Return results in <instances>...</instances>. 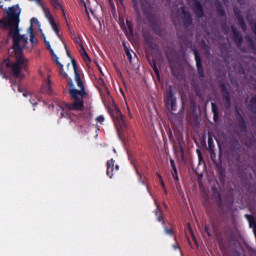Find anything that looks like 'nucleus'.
<instances>
[{"mask_svg":"<svg viewBox=\"0 0 256 256\" xmlns=\"http://www.w3.org/2000/svg\"><path fill=\"white\" fill-rule=\"evenodd\" d=\"M21 15V8L19 6H13L7 12V16L0 20V27L3 29H9V36L13 39V49L16 57V63H10L5 61V67H11L14 77H23L21 69L27 67V59L23 57L24 49H33L37 43V39L33 35V26L28 29V37L21 35L19 30V16ZM30 39V40H29Z\"/></svg>","mask_w":256,"mask_h":256,"instance_id":"nucleus-1","label":"nucleus"},{"mask_svg":"<svg viewBox=\"0 0 256 256\" xmlns=\"http://www.w3.org/2000/svg\"><path fill=\"white\" fill-rule=\"evenodd\" d=\"M44 41L49 49L54 61L59 65V73L63 79H67L70 87L69 93L71 95V104L67 107L71 111H83V105L89 94L85 92V86L83 80H81V74L77 70V62L75 59H71V63H67L66 70L63 69V64L59 62V57L55 55V51L51 48V43L44 37Z\"/></svg>","mask_w":256,"mask_h":256,"instance_id":"nucleus-2","label":"nucleus"},{"mask_svg":"<svg viewBox=\"0 0 256 256\" xmlns=\"http://www.w3.org/2000/svg\"><path fill=\"white\" fill-rule=\"evenodd\" d=\"M112 118L115 123L118 135L121 136V133H123L127 129V124L125 123V119H123V114L121 113V110H119V108L115 107L113 109Z\"/></svg>","mask_w":256,"mask_h":256,"instance_id":"nucleus-3","label":"nucleus"},{"mask_svg":"<svg viewBox=\"0 0 256 256\" xmlns=\"http://www.w3.org/2000/svg\"><path fill=\"white\" fill-rule=\"evenodd\" d=\"M44 13H45V17L48 19L51 25L52 30L55 33V39H57V41H59V43L63 45V40H61V35L59 34V28H57V24L55 23L53 16H51V12L49 11V9L45 8Z\"/></svg>","mask_w":256,"mask_h":256,"instance_id":"nucleus-4","label":"nucleus"},{"mask_svg":"<svg viewBox=\"0 0 256 256\" xmlns=\"http://www.w3.org/2000/svg\"><path fill=\"white\" fill-rule=\"evenodd\" d=\"M230 34L233 36L235 42L238 43L239 47H241L243 43H247L249 45V49H253V41L249 40V38L241 40L239 32H237L233 27L230 28Z\"/></svg>","mask_w":256,"mask_h":256,"instance_id":"nucleus-5","label":"nucleus"},{"mask_svg":"<svg viewBox=\"0 0 256 256\" xmlns=\"http://www.w3.org/2000/svg\"><path fill=\"white\" fill-rule=\"evenodd\" d=\"M166 107L168 111H176L177 109V100L173 97V93H171V91L166 97Z\"/></svg>","mask_w":256,"mask_h":256,"instance_id":"nucleus-6","label":"nucleus"},{"mask_svg":"<svg viewBox=\"0 0 256 256\" xmlns=\"http://www.w3.org/2000/svg\"><path fill=\"white\" fill-rule=\"evenodd\" d=\"M80 54L85 63L89 65V63H91V59L89 58V54H87V51H85V47H83V44H80Z\"/></svg>","mask_w":256,"mask_h":256,"instance_id":"nucleus-7","label":"nucleus"},{"mask_svg":"<svg viewBox=\"0 0 256 256\" xmlns=\"http://www.w3.org/2000/svg\"><path fill=\"white\" fill-rule=\"evenodd\" d=\"M246 104L248 106V109H251L252 111H254V109H256V96L248 97L246 100Z\"/></svg>","mask_w":256,"mask_h":256,"instance_id":"nucleus-8","label":"nucleus"},{"mask_svg":"<svg viewBox=\"0 0 256 256\" xmlns=\"http://www.w3.org/2000/svg\"><path fill=\"white\" fill-rule=\"evenodd\" d=\"M115 167V161L112 159V160H109L107 162V175H109L110 177H113V169Z\"/></svg>","mask_w":256,"mask_h":256,"instance_id":"nucleus-9","label":"nucleus"},{"mask_svg":"<svg viewBox=\"0 0 256 256\" xmlns=\"http://www.w3.org/2000/svg\"><path fill=\"white\" fill-rule=\"evenodd\" d=\"M194 11L198 17H203V10L201 9V4L199 2H194Z\"/></svg>","mask_w":256,"mask_h":256,"instance_id":"nucleus-10","label":"nucleus"},{"mask_svg":"<svg viewBox=\"0 0 256 256\" xmlns=\"http://www.w3.org/2000/svg\"><path fill=\"white\" fill-rule=\"evenodd\" d=\"M195 60H196V66H197V69H198V73H203V69L201 67V58L199 57V55H197V53H195Z\"/></svg>","mask_w":256,"mask_h":256,"instance_id":"nucleus-11","label":"nucleus"},{"mask_svg":"<svg viewBox=\"0 0 256 256\" xmlns=\"http://www.w3.org/2000/svg\"><path fill=\"white\" fill-rule=\"evenodd\" d=\"M50 2L54 9H63V6H61V2H59V0H50Z\"/></svg>","mask_w":256,"mask_h":256,"instance_id":"nucleus-12","label":"nucleus"},{"mask_svg":"<svg viewBox=\"0 0 256 256\" xmlns=\"http://www.w3.org/2000/svg\"><path fill=\"white\" fill-rule=\"evenodd\" d=\"M180 12L182 13V17L186 20V22L189 23V19H191V16L185 11V8H182Z\"/></svg>","mask_w":256,"mask_h":256,"instance_id":"nucleus-13","label":"nucleus"},{"mask_svg":"<svg viewBox=\"0 0 256 256\" xmlns=\"http://www.w3.org/2000/svg\"><path fill=\"white\" fill-rule=\"evenodd\" d=\"M224 99L226 101V107H229V105H231L230 101V97H229V93L227 91L224 92Z\"/></svg>","mask_w":256,"mask_h":256,"instance_id":"nucleus-14","label":"nucleus"},{"mask_svg":"<svg viewBox=\"0 0 256 256\" xmlns=\"http://www.w3.org/2000/svg\"><path fill=\"white\" fill-rule=\"evenodd\" d=\"M31 25H32V27H35V25H36V27H40L39 20H37L36 18H33L31 20Z\"/></svg>","mask_w":256,"mask_h":256,"instance_id":"nucleus-15","label":"nucleus"},{"mask_svg":"<svg viewBox=\"0 0 256 256\" xmlns=\"http://www.w3.org/2000/svg\"><path fill=\"white\" fill-rule=\"evenodd\" d=\"M171 167L175 173H177V166L175 165V160L170 159Z\"/></svg>","mask_w":256,"mask_h":256,"instance_id":"nucleus-16","label":"nucleus"},{"mask_svg":"<svg viewBox=\"0 0 256 256\" xmlns=\"http://www.w3.org/2000/svg\"><path fill=\"white\" fill-rule=\"evenodd\" d=\"M124 51L126 53V56L129 57L131 55V51L127 48V45L123 43Z\"/></svg>","mask_w":256,"mask_h":256,"instance_id":"nucleus-17","label":"nucleus"},{"mask_svg":"<svg viewBox=\"0 0 256 256\" xmlns=\"http://www.w3.org/2000/svg\"><path fill=\"white\" fill-rule=\"evenodd\" d=\"M96 121H97V123H103V122L105 121V117H103V116H98V117L96 118Z\"/></svg>","mask_w":256,"mask_h":256,"instance_id":"nucleus-18","label":"nucleus"},{"mask_svg":"<svg viewBox=\"0 0 256 256\" xmlns=\"http://www.w3.org/2000/svg\"><path fill=\"white\" fill-rule=\"evenodd\" d=\"M172 177H173V179H175L176 181H179V176L177 175V169H176V172L173 170V172H172Z\"/></svg>","mask_w":256,"mask_h":256,"instance_id":"nucleus-19","label":"nucleus"},{"mask_svg":"<svg viewBox=\"0 0 256 256\" xmlns=\"http://www.w3.org/2000/svg\"><path fill=\"white\" fill-rule=\"evenodd\" d=\"M212 111L214 113V116H217V106H215V103H212Z\"/></svg>","mask_w":256,"mask_h":256,"instance_id":"nucleus-20","label":"nucleus"},{"mask_svg":"<svg viewBox=\"0 0 256 256\" xmlns=\"http://www.w3.org/2000/svg\"><path fill=\"white\" fill-rule=\"evenodd\" d=\"M83 3H84V6H85V9H86L88 19H89V21H91V15L89 14V10L87 9V5L85 4V2H83Z\"/></svg>","mask_w":256,"mask_h":256,"instance_id":"nucleus-21","label":"nucleus"},{"mask_svg":"<svg viewBox=\"0 0 256 256\" xmlns=\"http://www.w3.org/2000/svg\"><path fill=\"white\" fill-rule=\"evenodd\" d=\"M160 183H161L162 187H164V191L167 193V189H165V182H163V178L160 179Z\"/></svg>","mask_w":256,"mask_h":256,"instance_id":"nucleus-22","label":"nucleus"},{"mask_svg":"<svg viewBox=\"0 0 256 256\" xmlns=\"http://www.w3.org/2000/svg\"><path fill=\"white\" fill-rule=\"evenodd\" d=\"M127 27H128V31L131 32V24L129 23V21H127Z\"/></svg>","mask_w":256,"mask_h":256,"instance_id":"nucleus-23","label":"nucleus"},{"mask_svg":"<svg viewBox=\"0 0 256 256\" xmlns=\"http://www.w3.org/2000/svg\"><path fill=\"white\" fill-rule=\"evenodd\" d=\"M97 23H99L100 31H103V26L101 25V22H99V20H97Z\"/></svg>","mask_w":256,"mask_h":256,"instance_id":"nucleus-24","label":"nucleus"},{"mask_svg":"<svg viewBox=\"0 0 256 256\" xmlns=\"http://www.w3.org/2000/svg\"><path fill=\"white\" fill-rule=\"evenodd\" d=\"M128 57V59H129V61H130V63H133V58H132V56L130 55V56H127Z\"/></svg>","mask_w":256,"mask_h":256,"instance_id":"nucleus-25","label":"nucleus"},{"mask_svg":"<svg viewBox=\"0 0 256 256\" xmlns=\"http://www.w3.org/2000/svg\"><path fill=\"white\" fill-rule=\"evenodd\" d=\"M75 43H78V45L81 46V43H79V39H76V40H75Z\"/></svg>","mask_w":256,"mask_h":256,"instance_id":"nucleus-26","label":"nucleus"},{"mask_svg":"<svg viewBox=\"0 0 256 256\" xmlns=\"http://www.w3.org/2000/svg\"><path fill=\"white\" fill-rule=\"evenodd\" d=\"M240 25H242V29H245V26L243 25V22L240 21Z\"/></svg>","mask_w":256,"mask_h":256,"instance_id":"nucleus-27","label":"nucleus"},{"mask_svg":"<svg viewBox=\"0 0 256 256\" xmlns=\"http://www.w3.org/2000/svg\"><path fill=\"white\" fill-rule=\"evenodd\" d=\"M158 178L161 180L163 177H161V174H157Z\"/></svg>","mask_w":256,"mask_h":256,"instance_id":"nucleus-28","label":"nucleus"},{"mask_svg":"<svg viewBox=\"0 0 256 256\" xmlns=\"http://www.w3.org/2000/svg\"><path fill=\"white\" fill-rule=\"evenodd\" d=\"M158 221H163V218H161L160 216L158 217Z\"/></svg>","mask_w":256,"mask_h":256,"instance_id":"nucleus-29","label":"nucleus"},{"mask_svg":"<svg viewBox=\"0 0 256 256\" xmlns=\"http://www.w3.org/2000/svg\"><path fill=\"white\" fill-rule=\"evenodd\" d=\"M166 233H171V231H169L168 229H165Z\"/></svg>","mask_w":256,"mask_h":256,"instance_id":"nucleus-30","label":"nucleus"},{"mask_svg":"<svg viewBox=\"0 0 256 256\" xmlns=\"http://www.w3.org/2000/svg\"><path fill=\"white\" fill-rule=\"evenodd\" d=\"M90 12L92 13V15H93V10L92 9H90Z\"/></svg>","mask_w":256,"mask_h":256,"instance_id":"nucleus-31","label":"nucleus"},{"mask_svg":"<svg viewBox=\"0 0 256 256\" xmlns=\"http://www.w3.org/2000/svg\"><path fill=\"white\" fill-rule=\"evenodd\" d=\"M18 91L21 93V91H22L21 88H19Z\"/></svg>","mask_w":256,"mask_h":256,"instance_id":"nucleus-32","label":"nucleus"},{"mask_svg":"<svg viewBox=\"0 0 256 256\" xmlns=\"http://www.w3.org/2000/svg\"><path fill=\"white\" fill-rule=\"evenodd\" d=\"M23 96H24V97H27V94L24 93Z\"/></svg>","mask_w":256,"mask_h":256,"instance_id":"nucleus-33","label":"nucleus"},{"mask_svg":"<svg viewBox=\"0 0 256 256\" xmlns=\"http://www.w3.org/2000/svg\"><path fill=\"white\" fill-rule=\"evenodd\" d=\"M157 208L159 209V206H157Z\"/></svg>","mask_w":256,"mask_h":256,"instance_id":"nucleus-34","label":"nucleus"}]
</instances>
